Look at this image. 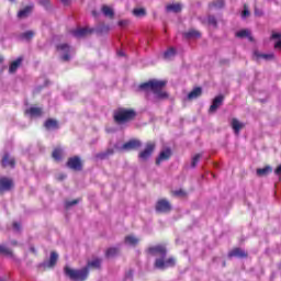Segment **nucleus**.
<instances>
[{
    "instance_id": "nucleus-34",
    "label": "nucleus",
    "mask_w": 281,
    "mask_h": 281,
    "mask_svg": "<svg viewBox=\"0 0 281 281\" xmlns=\"http://www.w3.org/2000/svg\"><path fill=\"white\" fill-rule=\"evenodd\" d=\"M57 260H58V254L52 252L50 254V259H49V262H48V267H54V265H56Z\"/></svg>"
},
{
    "instance_id": "nucleus-39",
    "label": "nucleus",
    "mask_w": 281,
    "mask_h": 281,
    "mask_svg": "<svg viewBox=\"0 0 281 281\" xmlns=\"http://www.w3.org/2000/svg\"><path fill=\"white\" fill-rule=\"evenodd\" d=\"M133 14H134V16H146V10L145 9H134Z\"/></svg>"
},
{
    "instance_id": "nucleus-40",
    "label": "nucleus",
    "mask_w": 281,
    "mask_h": 281,
    "mask_svg": "<svg viewBox=\"0 0 281 281\" xmlns=\"http://www.w3.org/2000/svg\"><path fill=\"white\" fill-rule=\"evenodd\" d=\"M78 203H80V200L66 201L65 207L69 210V207H74V205H78Z\"/></svg>"
},
{
    "instance_id": "nucleus-19",
    "label": "nucleus",
    "mask_w": 281,
    "mask_h": 281,
    "mask_svg": "<svg viewBox=\"0 0 281 281\" xmlns=\"http://www.w3.org/2000/svg\"><path fill=\"white\" fill-rule=\"evenodd\" d=\"M32 5L25 7L24 9L20 10L18 13L19 19H26V16H30V14L32 13Z\"/></svg>"
},
{
    "instance_id": "nucleus-52",
    "label": "nucleus",
    "mask_w": 281,
    "mask_h": 281,
    "mask_svg": "<svg viewBox=\"0 0 281 281\" xmlns=\"http://www.w3.org/2000/svg\"><path fill=\"white\" fill-rule=\"evenodd\" d=\"M3 63V56H0V65Z\"/></svg>"
},
{
    "instance_id": "nucleus-6",
    "label": "nucleus",
    "mask_w": 281,
    "mask_h": 281,
    "mask_svg": "<svg viewBox=\"0 0 281 281\" xmlns=\"http://www.w3.org/2000/svg\"><path fill=\"white\" fill-rule=\"evenodd\" d=\"M155 143L149 142L146 144V147L143 151L139 153L138 157L139 159H142L143 161H146L150 155H153V153L155 151Z\"/></svg>"
},
{
    "instance_id": "nucleus-55",
    "label": "nucleus",
    "mask_w": 281,
    "mask_h": 281,
    "mask_svg": "<svg viewBox=\"0 0 281 281\" xmlns=\"http://www.w3.org/2000/svg\"><path fill=\"white\" fill-rule=\"evenodd\" d=\"M11 245H16V241H12Z\"/></svg>"
},
{
    "instance_id": "nucleus-24",
    "label": "nucleus",
    "mask_w": 281,
    "mask_h": 281,
    "mask_svg": "<svg viewBox=\"0 0 281 281\" xmlns=\"http://www.w3.org/2000/svg\"><path fill=\"white\" fill-rule=\"evenodd\" d=\"M139 243V239L133 235H128L125 237V245H130L132 247H135Z\"/></svg>"
},
{
    "instance_id": "nucleus-17",
    "label": "nucleus",
    "mask_w": 281,
    "mask_h": 281,
    "mask_svg": "<svg viewBox=\"0 0 281 281\" xmlns=\"http://www.w3.org/2000/svg\"><path fill=\"white\" fill-rule=\"evenodd\" d=\"M31 117H41L43 115V110L41 108H30L25 111Z\"/></svg>"
},
{
    "instance_id": "nucleus-13",
    "label": "nucleus",
    "mask_w": 281,
    "mask_h": 281,
    "mask_svg": "<svg viewBox=\"0 0 281 281\" xmlns=\"http://www.w3.org/2000/svg\"><path fill=\"white\" fill-rule=\"evenodd\" d=\"M223 100H225V98L223 95H217L214 98L213 103L210 106V113H216L218 106H221L223 104Z\"/></svg>"
},
{
    "instance_id": "nucleus-38",
    "label": "nucleus",
    "mask_w": 281,
    "mask_h": 281,
    "mask_svg": "<svg viewBox=\"0 0 281 281\" xmlns=\"http://www.w3.org/2000/svg\"><path fill=\"white\" fill-rule=\"evenodd\" d=\"M202 155L201 154H196L195 156L192 157L191 160V166L193 168H196V165L199 164V161L201 160Z\"/></svg>"
},
{
    "instance_id": "nucleus-9",
    "label": "nucleus",
    "mask_w": 281,
    "mask_h": 281,
    "mask_svg": "<svg viewBox=\"0 0 281 281\" xmlns=\"http://www.w3.org/2000/svg\"><path fill=\"white\" fill-rule=\"evenodd\" d=\"M12 180L9 178H0V194L12 190Z\"/></svg>"
},
{
    "instance_id": "nucleus-23",
    "label": "nucleus",
    "mask_w": 281,
    "mask_h": 281,
    "mask_svg": "<svg viewBox=\"0 0 281 281\" xmlns=\"http://www.w3.org/2000/svg\"><path fill=\"white\" fill-rule=\"evenodd\" d=\"M45 128L52 131L54 128H58V122L56 120L49 119L44 124Z\"/></svg>"
},
{
    "instance_id": "nucleus-1",
    "label": "nucleus",
    "mask_w": 281,
    "mask_h": 281,
    "mask_svg": "<svg viewBox=\"0 0 281 281\" xmlns=\"http://www.w3.org/2000/svg\"><path fill=\"white\" fill-rule=\"evenodd\" d=\"M151 256H160L161 258L156 259L155 268L156 269H168V267H175V258H169L166 260V247L165 246H155L148 249Z\"/></svg>"
},
{
    "instance_id": "nucleus-20",
    "label": "nucleus",
    "mask_w": 281,
    "mask_h": 281,
    "mask_svg": "<svg viewBox=\"0 0 281 281\" xmlns=\"http://www.w3.org/2000/svg\"><path fill=\"white\" fill-rule=\"evenodd\" d=\"M270 172H273V168H271V166L257 169L258 177H267V175H270Z\"/></svg>"
},
{
    "instance_id": "nucleus-11",
    "label": "nucleus",
    "mask_w": 281,
    "mask_h": 281,
    "mask_svg": "<svg viewBox=\"0 0 281 281\" xmlns=\"http://www.w3.org/2000/svg\"><path fill=\"white\" fill-rule=\"evenodd\" d=\"M72 36H75V38H85V36L91 34V30H89L88 27H83V29H76L71 31Z\"/></svg>"
},
{
    "instance_id": "nucleus-10",
    "label": "nucleus",
    "mask_w": 281,
    "mask_h": 281,
    "mask_svg": "<svg viewBox=\"0 0 281 281\" xmlns=\"http://www.w3.org/2000/svg\"><path fill=\"white\" fill-rule=\"evenodd\" d=\"M172 155V151L170 148H167L162 151H160L158 158L156 159V166H160L161 161H168Z\"/></svg>"
},
{
    "instance_id": "nucleus-4",
    "label": "nucleus",
    "mask_w": 281,
    "mask_h": 281,
    "mask_svg": "<svg viewBox=\"0 0 281 281\" xmlns=\"http://www.w3.org/2000/svg\"><path fill=\"white\" fill-rule=\"evenodd\" d=\"M137 113L134 110L127 109H119L114 113V120L119 124H124V122H131V120H135Z\"/></svg>"
},
{
    "instance_id": "nucleus-27",
    "label": "nucleus",
    "mask_w": 281,
    "mask_h": 281,
    "mask_svg": "<svg viewBox=\"0 0 281 281\" xmlns=\"http://www.w3.org/2000/svg\"><path fill=\"white\" fill-rule=\"evenodd\" d=\"M117 254H120V249H117V248H115V247L109 248V249L105 251L106 258H113L114 256H117Z\"/></svg>"
},
{
    "instance_id": "nucleus-53",
    "label": "nucleus",
    "mask_w": 281,
    "mask_h": 281,
    "mask_svg": "<svg viewBox=\"0 0 281 281\" xmlns=\"http://www.w3.org/2000/svg\"><path fill=\"white\" fill-rule=\"evenodd\" d=\"M65 177H66V176H60V177H59V180H63V179H65Z\"/></svg>"
},
{
    "instance_id": "nucleus-33",
    "label": "nucleus",
    "mask_w": 281,
    "mask_h": 281,
    "mask_svg": "<svg viewBox=\"0 0 281 281\" xmlns=\"http://www.w3.org/2000/svg\"><path fill=\"white\" fill-rule=\"evenodd\" d=\"M0 254L2 256H12V250H10V248H8L3 245H0Z\"/></svg>"
},
{
    "instance_id": "nucleus-54",
    "label": "nucleus",
    "mask_w": 281,
    "mask_h": 281,
    "mask_svg": "<svg viewBox=\"0 0 281 281\" xmlns=\"http://www.w3.org/2000/svg\"><path fill=\"white\" fill-rule=\"evenodd\" d=\"M92 14H93V16H97V13H95V11H92Z\"/></svg>"
},
{
    "instance_id": "nucleus-16",
    "label": "nucleus",
    "mask_w": 281,
    "mask_h": 281,
    "mask_svg": "<svg viewBox=\"0 0 281 281\" xmlns=\"http://www.w3.org/2000/svg\"><path fill=\"white\" fill-rule=\"evenodd\" d=\"M228 258H247V252L241 248H234L228 252Z\"/></svg>"
},
{
    "instance_id": "nucleus-44",
    "label": "nucleus",
    "mask_w": 281,
    "mask_h": 281,
    "mask_svg": "<svg viewBox=\"0 0 281 281\" xmlns=\"http://www.w3.org/2000/svg\"><path fill=\"white\" fill-rule=\"evenodd\" d=\"M243 19H247V16H249V9L247 8V5H244V11L241 13Z\"/></svg>"
},
{
    "instance_id": "nucleus-31",
    "label": "nucleus",
    "mask_w": 281,
    "mask_h": 281,
    "mask_svg": "<svg viewBox=\"0 0 281 281\" xmlns=\"http://www.w3.org/2000/svg\"><path fill=\"white\" fill-rule=\"evenodd\" d=\"M113 149H108L104 153H100L97 155L98 159H106V157L113 155Z\"/></svg>"
},
{
    "instance_id": "nucleus-51",
    "label": "nucleus",
    "mask_w": 281,
    "mask_h": 281,
    "mask_svg": "<svg viewBox=\"0 0 281 281\" xmlns=\"http://www.w3.org/2000/svg\"><path fill=\"white\" fill-rule=\"evenodd\" d=\"M117 56H124V52L119 50V52H117Z\"/></svg>"
},
{
    "instance_id": "nucleus-42",
    "label": "nucleus",
    "mask_w": 281,
    "mask_h": 281,
    "mask_svg": "<svg viewBox=\"0 0 281 281\" xmlns=\"http://www.w3.org/2000/svg\"><path fill=\"white\" fill-rule=\"evenodd\" d=\"M171 194L173 196H181V198H183V196H186L187 193H186V191H183V189H180V190L172 191Z\"/></svg>"
},
{
    "instance_id": "nucleus-41",
    "label": "nucleus",
    "mask_w": 281,
    "mask_h": 281,
    "mask_svg": "<svg viewBox=\"0 0 281 281\" xmlns=\"http://www.w3.org/2000/svg\"><path fill=\"white\" fill-rule=\"evenodd\" d=\"M236 36H237L238 38H245V37L249 36V31H247V30H241V31H239V32L236 33Z\"/></svg>"
},
{
    "instance_id": "nucleus-43",
    "label": "nucleus",
    "mask_w": 281,
    "mask_h": 281,
    "mask_svg": "<svg viewBox=\"0 0 281 281\" xmlns=\"http://www.w3.org/2000/svg\"><path fill=\"white\" fill-rule=\"evenodd\" d=\"M207 23L209 25H213V27H216V18H214V15H210L207 18Z\"/></svg>"
},
{
    "instance_id": "nucleus-37",
    "label": "nucleus",
    "mask_w": 281,
    "mask_h": 281,
    "mask_svg": "<svg viewBox=\"0 0 281 281\" xmlns=\"http://www.w3.org/2000/svg\"><path fill=\"white\" fill-rule=\"evenodd\" d=\"M257 58H263V60H273V54H258L255 53Z\"/></svg>"
},
{
    "instance_id": "nucleus-48",
    "label": "nucleus",
    "mask_w": 281,
    "mask_h": 281,
    "mask_svg": "<svg viewBox=\"0 0 281 281\" xmlns=\"http://www.w3.org/2000/svg\"><path fill=\"white\" fill-rule=\"evenodd\" d=\"M42 5H49V0H41Z\"/></svg>"
},
{
    "instance_id": "nucleus-18",
    "label": "nucleus",
    "mask_w": 281,
    "mask_h": 281,
    "mask_svg": "<svg viewBox=\"0 0 281 281\" xmlns=\"http://www.w3.org/2000/svg\"><path fill=\"white\" fill-rule=\"evenodd\" d=\"M23 63V58L19 57L16 60L12 61L9 67V74H16V69L21 67V64Z\"/></svg>"
},
{
    "instance_id": "nucleus-25",
    "label": "nucleus",
    "mask_w": 281,
    "mask_h": 281,
    "mask_svg": "<svg viewBox=\"0 0 281 281\" xmlns=\"http://www.w3.org/2000/svg\"><path fill=\"white\" fill-rule=\"evenodd\" d=\"M177 56V50L175 48H169L167 52L164 54L165 60H172Z\"/></svg>"
},
{
    "instance_id": "nucleus-12",
    "label": "nucleus",
    "mask_w": 281,
    "mask_h": 281,
    "mask_svg": "<svg viewBox=\"0 0 281 281\" xmlns=\"http://www.w3.org/2000/svg\"><path fill=\"white\" fill-rule=\"evenodd\" d=\"M231 126H232L235 135H240V131H243V128H245V123L239 122L238 119H233L231 121Z\"/></svg>"
},
{
    "instance_id": "nucleus-26",
    "label": "nucleus",
    "mask_w": 281,
    "mask_h": 281,
    "mask_svg": "<svg viewBox=\"0 0 281 281\" xmlns=\"http://www.w3.org/2000/svg\"><path fill=\"white\" fill-rule=\"evenodd\" d=\"M167 12H175V13L181 12V4L180 3L168 4Z\"/></svg>"
},
{
    "instance_id": "nucleus-22",
    "label": "nucleus",
    "mask_w": 281,
    "mask_h": 281,
    "mask_svg": "<svg viewBox=\"0 0 281 281\" xmlns=\"http://www.w3.org/2000/svg\"><path fill=\"white\" fill-rule=\"evenodd\" d=\"M186 38H201V33L196 30H189L184 33Z\"/></svg>"
},
{
    "instance_id": "nucleus-21",
    "label": "nucleus",
    "mask_w": 281,
    "mask_h": 281,
    "mask_svg": "<svg viewBox=\"0 0 281 281\" xmlns=\"http://www.w3.org/2000/svg\"><path fill=\"white\" fill-rule=\"evenodd\" d=\"M201 93H203V90L195 88L188 94V100H196V98L201 97Z\"/></svg>"
},
{
    "instance_id": "nucleus-35",
    "label": "nucleus",
    "mask_w": 281,
    "mask_h": 281,
    "mask_svg": "<svg viewBox=\"0 0 281 281\" xmlns=\"http://www.w3.org/2000/svg\"><path fill=\"white\" fill-rule=\"evenodd\" d=\"M271 38H279L278 42L274 44L276 49H281V34L273 33Z\"/></svg>"
},
{
    "instance_id": "nucleus-15",
    "label": "nucleus",
    "mask_w": 281,
    "mask_h": 281,
    "mask_svg": "<svg viewBox=\"0 0 281 281\" xmlns=\"http://www.w3.org/2000/svg\"><path fill=\"white\" fill-rule=\"evenodd\" d=\"M16 161L14 158L10 157V154H4L2 157V166L3 168H14Z\"/></svg>"
},
{
    "instance_id": "nucleus-56",
    "label": "nucleus",
    "mask_w": 281,
    "mask_h": 281,
    "mask_svg": "<svg viewBox=\"0 0 281 281\" xmlns=\"http://www.w3.org/2000/svg\"><path fill=\"white\" fill-rule=\"evenodd\" d=\"M11 1V3H14V0H10Z\"/></svg>"
},
{
    "instance_id": "nucleus-36",
    "label": "nucleus",
    "mask_w": 281,
    "mask_h": 281,
    "mask_svg": "<svg viewBox=\"0 0 281 281\" xmlns=\"http://www.w3.org/2000/svg\"><path fill=\"white\" fill-rule=\"evenodd\" d=\"M225 5V1L223 0H217L215 2H213L210 8H215L217 10H221V8H223Z\"/></svg>"
},
{
    "instance_id": "nucleus-32",
    "label": "nucleus",
    "mask_w": 281,
    "mask_h": 281,
    "mask_svg": "<svg viewBox=\"0 0 281 281\" xmlns=\"http://www.w3.org/2000/svg\"><path fill=\"white\" fill-rule=\"evenodd\" d=\"M100 265H102V259H94L88 262V267H93L94 269H100Z\"/></svg>"
},
{
    "instance_id": "nucleus-7",
    "label": "nucleus",
    "mask_w": 281,
    "mask_h": 281,
    "mask_svg": "<svg viewBox=\"0 0 281 281\" xmlns=\"http://www.w3.org/2000/svg\"><path fill=\"white\" fill-rule=\"evenodd\" d=\"M67 166L70 168V170L80 171L82 170V160H80V157L75 156L68 159Z\"/></svg>"
},
{
    "instance_id": "nucleus-46",
    "label": "nucleus",
    "mask_w": 281,
    "mask_h": 281,
    "mask_svg": "<svg viewBox=\"0 0 281 281\" xmlns=\"http://www.w3.org/2000/svg\"><path fill=\"white\" fill-rule=\"evenodd\" d=\"M274 175H277L278 177H280V175H281V165H279V166L277 167V169L274 170Z\"/></svg>"
},
{
    "instance_id": "nucleus-8",
    "label": "nucleus",
    "mask_w": 281,
    "mask_h": 281,
    "mask_svg": "<svg viewBox=\"0 0 281 281\" xmlns=\"http://www.w3.org/2000/svg\"><path fill=\"white\" fill-rule=\"evenodd\" d=\"M58 52H60L61 55V60L66 61L69 60L71 57L69 56L70 52H74V49H71V47L68 44H59L57 46Z\"/></svg>"
},
{
    "instance_id": "nucleus-47",
    "label": "nucleus",
    "mask_w": 281,
    "mask_h": 281,
    "mask_svg": "<svg viewBox=\"0 0 281 281\" xmlns=\"http://www.w3.org/2000/svg\"><path fill=\"white\" fill-rule=\"evenodd\" d=\"M119 25H121V26L128 25V21L122 20L119 22Z\"/></svg>"
},
{
    "instance_id": "nucleus-29",
    "label": "nucleus",
    "mask_w": 281,
    "mask_h": 281,
    "mask_svg": "<svg viewBox=\"0 0 281 281\" xmlns=\"http://www.w3.org/2000/svg\"><path fill=\"white\" fill-rule=\"evenodd\" d=\"M21 38L24 41H32V38H34V31H26L22 33Z\"/></svg>"
},
{
    "instance_id": "nucleus-5",
    "label": "nucleus",
    "mask_w": 281,
    "mask_h": 281,
    "mask_svg": "<svg viewBox=\"0 0 281 281\" xmlns=\"http://www.w3.org/2000/svg\"><path fill=\"white\" fill-rule=\"evenodd\" d=\"M155 210L158 214H168L172 210V205L166 199H160L156 202Z\"/></svg>"
},
{
    "instance_id": "nucleus-50",
    "label": "nucleus",
    "mask_w": 281,
    "mask_h": 281,
    "mask_svg": "<svg viewBox=\"0 0 281 281\" xmlns=\"http://www.w3.org/2000/svg\"><path fill=\"white\" fill-rule=\"evenodd\" d=\"M61 1V3H64L65 5H67L68 3H69V1H71V0H60Z\"/></svg>"
},
{
    "instance_id": "nucleus-28",
    "label": "nucleus",
    "mask_w": 281,
    "mask_h": 281,
    "mask_svg": "<svg viewBox=\"0 0 281 281\" xmlns=\"http://www.w3.org/2000/svg\"><path fill=\"white\" fill-rule=\"evenodd\" d=\"M102 12L104 14V16H109L110 19H113V9H111L109 5H103L102 7Z\"/></svg>"
},
{
    "instance_id": "nucleus-49",
    "label": "nucleus",
    "mask_w": 281,
    "mask_h": 281,
    "mask_svg": "<svg viewBox=\"0 0 281 281\" xmlns=\"http://www.w3.org/2000/svg\"><path fill=\"white\" fill-rule=\"evenodd\" d=\"M256 16H262V12H260L258 9H255Z\"/></svg>"
},
{
    "instance_id": "nucleus-45",
    "label": "nucleus",
    "mask_w": 281,
    "mask_h": 281,
    "mask_svg": "<svg viewBox=\"0 0 281 281\" xmlns=\"http://www.w3.org/2000/svg\"><path fill=\"white\" fill-rule=\"evenodd\" d=\"M13 229H15V232H19L21 229V224L14 222L13 223Z\"/></svg>"
},
{
    "instance_id": "nucleus-2",
    "label": "nucleus",
    "mask_w": 281,
    "mask_h": 281,
    "mask_svg": "<svg viewBox=\"0 0 281 281\" xmlns=\"http://www.w3.org/2000/svg\"><path fill=\"white\" fill-rule=\"evenodd\" d=\"M164 87H166V81L154 79L142 83L139 89H143L144 91H151L157 100H166V98H168V93L164 91Z\"/></svg>"
},
{
    "instance_id": "nucleus-3",
    "label": "nucleus",
    "mask_w": 281,
    "mask_h": 281,
    "mask_svg": "<svg viewBox=\"0 0 281 281\" xmlns=\"http://www.w3.org/2000/svg\"><path fill=\"white\" fill-rule=\"evenodd\" d=\"M66 276L74 281H85L89 278V268H83L81 270H74L69 267H65L64 269Z\"/></svg>"
},
{
    "instance_id": "nucleus-30",
    "label": "nucleus",
    "mask_w": 281,
    "mask_h": 281,
    "mask_svg": "<svg viewBox=\"0 0 281 281\" xmlns=\"http://www.w3.org/2000/svg\"><path fill=\"white\" fill-rule=\"evenodd\" d=\"M63 157V149L61 148H56L54 149L53 151V158L56 160V161H60V158Z\"/></svg>"
},
{
    "instance_id": "nucleus-14",
    "label": "nucleus",
    "mask_w": 281,
    "mask_h": 281,
    "mask_svg": "<svg viewBox=\"0 0 281 281\" xmlns=\"http://www.w3.org/2000/svg\"><path fill=\"white\" fill-rule=\"evenodd\" d=\"M139 146H142V142L132 139L122 146V150H135V148H139Z\"/></svg>"
}]
</instances>
